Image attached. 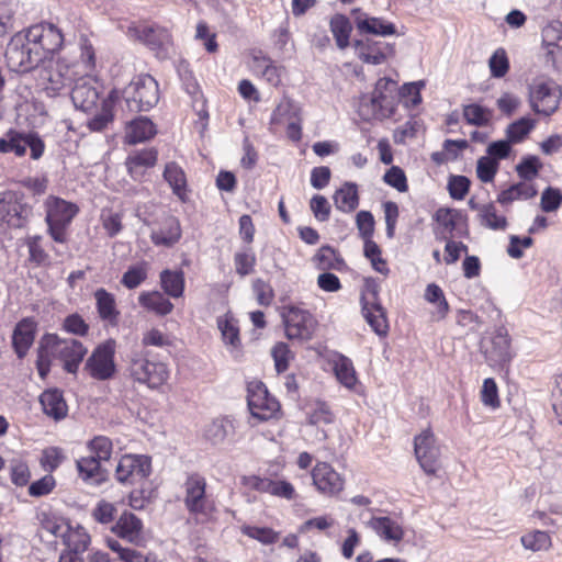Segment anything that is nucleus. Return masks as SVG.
Segmentation results:
<instances>
[{
	"label": "nucleus",
	"mask_w": 562,
	"mask_h": 562,
	"mask_svg": "<svg viewBox=\"0 0 562 562\" xmlns=\"http://www.w3.org/2000/svg\"><path fill=\"white\" fill-rule=\"evenodd\" d=\"M74 81L70 94L74 105L82 112L92 114V117L87 121V127L91 132H102L113 121L116 92L112 91L108 97L102 98V86L91 76H82Z\"/></svg>",
	"instance_id": "f257e3e1"
},
{
	"label": "nucleus",
	"mask_w": 562,
	"mask_h": 562,
	"mask_svg": "<svg viewBox=\"0 0 562 562\" xmlns=\"http://www.w3.org/2000/svg\"><path fill=\"white\" fill-rule=\"evenodd\" d=\"M125 372L133 382L158 390L169 379L168 366L162 361H153L148 352L133 349L125 359Z\"/></svg>",
	"instance_id": "f03ea898"
},
{
	"label": "nucleus",
	"mask_w": 562,
	"mask_h": 562,
	"mask_svg": "<svg viewBox=\"0 0 562 562\" xmlns=\"http://www.w3.org/2000/svg\"><path fill=\"white\" fill-rule=\"evenodd\" d=\"M74 67L75 65H70L61 58L50 56L36 67V83L47 97L60 95L75 80Z\"/></svg>",
	"instance_id": "7ed1b4c3"
},
{
	"label": "nucleus",
	"mask_w": 562,
	"mask_h": 562,
	"mask_svg": "<svg viewBox=\"0 0 562 562\" xmlns=\"http://www.w3.org/2000/svg\"><path fill=\"white\" fill-rule=\"evenodd\" d=\"M397 82L390 78H380L370 98L360 102V114L366 120H383L395 112L397 100Z\"/></svg>",
	"instance_id": "20e7f679"
},
{
	"label": "nucleus",
	"mask_w": 562,
	"mask_h": 562,
	"mask_svg": "<svg viewBox=\"0 0 562 562\" xmlns=\"http://www.w3.org/2000/svg\"><path fill=\"white\" fill-rule=\"evenodd\" d=\"M122 95L130 112L149 111L159 101L158 82L150 75H139L124 88Z\"/></svg>",
	"instance_id": "39448f33"
},
{
	"label": "nucleus",
	"mask_w": 562,
	"mask_h": 562,
	"mask_svg": "<svg viewBox=\"0 0 562 562\" xmlns=\"http://www.w3.org/2000/svg\"><path fill=\"white\" fill-rule=\"evenodd\" d=\"M4 57L9 69L20 74L35 70L42 61L25 32H18L11 37Z\"/></svg>",
	"instance_id": "423d86ee"
},
{
	"label": "nucleus",
	"mask_w": 562,
	"mask_h": 562,
	"mask_svg": "<svg viewBox=\"0 0 562 562\" xmlns=\"http://www.w3.org/2000/svg\"><path fill=\"white\" fill-rule=\"evenodd\" d=\"M46 217L50 237L64 244L67 241L66 229L78 213V206L57 196H48L45 201Z\"/></svg>",
	"instance_id": "0eeeda50"
},
{
	"label": "nucleus",
	"mask_w": 562,
	"mask_h": 562,
	"mask_svg": "<svg viewBox=\"0 0 562 562\" xmlns=\"http://www.w3.org/2000/svg\"><path fill=\"white\" fill-rule=\"evenodd\" d=\"M43 348L59 359L64 369L69 373H76L79 364L87 355L88 349L75 338H60L57 335H46L43 338Z\"/></svg>",
	"instance_id": "6e6552de"
},
{
	"label": "nucleus",
	"mask_w": 562,
	"mask_h": 562,
	"mask_svg": "<svg viewBox=\"0 0 562 562\" xmlns=\"http://www.w3.org/2000/svg\"><path fill=\"white\" fill-rule=\"evenodd\" d=\"M561 97V88L552 79L538 78L529 88V101L532 110L547 116L558 110Z\"/></svg>",
	"instance_id": "1a4fd4ad"
},
{
	"label": "nucleus",
	"mask_w": 562,
	"mask_h": 562,
	"mask_svg": "<svg viewBox=\"0 0 562 562\" xmlns=\"http://www.w3.org/2000/svg\"><path fill=\"white\" fill-rule=\"evenodd\" d=\"M116 342L114 339H108L98 345L85 364V371L98 381H106L114 376L116 372V364L114 355Z\"/></svg>",
	"instance_id": "9d476101"
},
{
	"label": "nucleus",
	"mask_w": 562,
	"mask_h": 562,
	"mask_svg": "<svg viewBox=\"0 0 562 562\" xmlns=\"http://www.w3.org/2000/svg\"><path fill=\"white\" fill-rule=\"evenodd\" d=\"M285 335L291 340L307 341L312 339L317 326L314 316L306 310L289 306L282 312Z\"/></svg>",
	"instance_id": "9b49d317"
},
{
	"label": "nucleus",
	"mask_w": 562,
	"mask_h": 562,
	"mask_svg": "<svg viewBox=\"0 0 562 562\" xmlns=\"http://www.w3.org/2000/svg\"><path fill=\"white\" fill-rule=\"evenodd\" d=\"M25 33L42 60L48 59L57 53L64 43V35L60 30L52 23L32 25Z\"/></svg>",
	"instance_id": "f8f14e48"
},
{
	"label": "nucleus",
	"mask_w": 562,
	"mask_h": 562,
	"mask_svg": "<svg viewBox=\"0 0 562 562\" xmlns=\"http://www.w3.org/2000/svg\"><path fill=\"white\" fill-rule=\"evenodd\" d=\"M414 452L417 462L426 474L435 475L441 468V450L429 428L415 437Z\"/></svg>",
	"instance_id": "ddd939ff"
},
{
	"label": "nucleus",
	"mask_w": 562,
	"mask_h": 562,
	"mask_svg": "<svg viewBox=\"0 0 562 562\" xmlns=\"http://www.w3.org/2000/svg\"><path fill=\"white\" fill-rule=\"evenodd\" d=\"M31 149V157L40 159L44 153V142L33 133H20L15 130L8 131L0 138V153H13L18 157H22L26 153V148Z\"/></svg>",
	"instance_id": "4468645a"
},
{
	"label": "nucleus",
	"mask_w": 562,
	"mask_h": 562,
	"mask_svg": "<svg viewBox=\"0 0 562 562\" xmlns=\"http://www.w3.org/2000/svg\"><path fill=\"white\" fill-rule=\"evenodd\" d=\"M151 471L150 458L143 454L123 456L115 469L116 480L122 484L135 485L145 480Z\"/></svg>",
	"instance_id": "2eb2a0df"
},
{
	"label": "nucleus",
	"mask_w": 562,
	"mask_h": 562,
	"mask_svg": "<svg viewBox=\"0 0 562 562\" xmlns=\"http://www.w3.org/2000/svg\"><path fill=\"white\" fill-rule=\"evenodd\" d=\"M206 481L198 474H191L184 482V505L187 509L196 516L207 518L211 513V505L205 496Z\"/></svg>",
	"instance_id": "dca6fc26"
},
{
	"label": "nucleus",
	"mask_w": 562,
	"mask_h": 562,
	"mask_svg": "<svg viewBox=\"0 0 562 562\" xmlns=\"http://www.w3.org/2000/svg\"><path fill=\"white\" fill-rule=\"evenodd\" d=\"M362 314L373 331L379 336L387 333V321L384 308L379 302L378 286L369 284L361 296Z\"/></svg>",
	"instance_id": "f3484780"
},
{
	"label": "nucleus",
	"mask_w": 562,
	"mask_h": 562,
	"mask_svg": "<svg viewBox=\"0 0 562 562\" xmlns=\"http://www.w3.org/2000/svg\"><path fill=\"white\" fill-rule=\"evenodd\" d=\"M32 213L30 205L21 202L19 193L4 191L0 193V221L11 227H22Z\"/></svg>",
	"instance_id": "a211bd4d"
},
{
	"label": "nucleus",
	"mask_w": 562,
	"mask_h": 562,
	"mask_svg": "<svg viewBox=\"0 0 562 562\" xmlns=\"http://www.w3.org/2000/svg\"><path fill=\"white\" fill-rule=\"evenodd\" d=\"M250 414L259 420H268L279 411L278 401L271 396L261 382L250 383L247 395Z\"/></svg>",
	"instance_id": "6ab92c4d"
},
{
	"label": "nucleus",
	"mask_w": 562,
	"mask_h": 562,
	"mask_svg": "<svg viewBox=\"0 0 562 562\" xmlns=\"http://www.w3.org/2000/svg\"><path fill=\"white\" fill-rule=\"evenodd\" d=\"M135 35L147 45L156 56L165 59L171 48V36L167 29L158 25H140L134 27Z\"/></svg>",
	"instance_id": "aec40b11"
},
{
	"label": "nucleus",
	"mask_w": 562,
	"mask_h": 562,
	"mask_svg": "<svg viewBox=\"0 0 562 562\" xmlns=\"http://www.w3.org/2000/svg\"><path fill=\"white\" fill-rule=\"evenodd\" d=\"M313 484L325 495H336L344 488V479L326 462L317 463L312 471Z\"/></svg>",
	"instance_id": "412c9836"
},
{
	"label": "nucleus",
	"mask_w": 562,
	"mask_h": 562,
	"mask_svg": "<svg viewBox=\"0 0 562 562\" xmlns=\"http://www.w3.org/2000/svg\"><path fill=\"white\" fill-rule=\"evenodd\" d=\"M484 355L490 366H503L510 361V339L504 328H498L491 338L490 346H484Z\"/></svg>",
	"instance_id": "4be33fe9"
},
{
	"label": "nucleus",
	"mask_w": 562,
	"mask_h": 562,
	"mask_svg": "<svg viewBox=\"0 0 562 562\" xmlns=\"http://www.w3.org/2000/svg\"><path fill=\"white\" fill-rule=\"evenodd\" d=\"M111 530L121 539L135 546H142L144 542L143 522L133 513L124 512L112 526Z\"/></svg>",
	"instance_id": "5701e85b"
},
{
	"label": "nucleus",
	"mask_w": 562,
	"mask_h": 562,
	"mask_svg": "<svg viewBox=\"0 0 562 562\" xmlns=\"http://www.w3.org/2000/svg\"><path fill=\"white\" fill-rule=\"evenodd\" d=\"M79 476L87 483L100 485L106 480V471L102 469L101 461L95 457H83L77 460Z\"/></svg>",
	"instance_id": "b1692460"
},
{
	"label": "nucleus",
	"mask_w": 562,
	"mask_h": 562,
	"mask_svg": "<svg viewBox=\"0 0 562 562\" xmlns=\"http://www.w3.org/2000/svg\"><path fill=\"white\" fill-rule=\"evenodd\" d=\"M181 237V227L179 221L173 216L165 218L162 226L154 229L150 234L151 241L157 246L170 247Z\"/></svg>",
	"instance_id": "393cba45"
},
{
	"label": "nucleus",
	"mask_w": 562,
	"mask_h": 562,
	"mask_svg": "<svg viewBox=\"0 0 562 562\" xmlns=\"http://www.w3.org/2000/svg\"><path fill=\"white\" fill-rule=\"evenodd\" d=\"M35 325L30 319L21 321L14 328L12 345L19 358H23L34 341Z\"/></svg>",
	"instance_id": "a878e982"
},
{
	"label": "nucleus",
	"mask_w": 562,
	"mask_h": 562,
	"mask_svg": "<svg viewBox=\"0 0 562 562\" xmlns=\"http://www.w3.org/2000/svg\"><path fill=\"white\" fill-rule=\"evenodd\" d=\"M357 29L361 33L373 35H393L396 33L395 25L380 18H371L364 13H358L355 18Z\"/></svg>",
	"instance_id": "bb28decb"
},
{
	"label": "nucleus",
	"mask_w": 562,
	"mask_h": 562,
	"mask_svg": "<svg viewBox=\"0 0 562 562\" xmlns=\"http://www.w3.org/2000/svg\"><path fill=\"white\" fill-rule=\"evenodd\" d=\"M40 402L47 416H50L56 420L66 417L68 407L60 391L46 390L42 393Z\"/></svg>",
	"instance_id": "cd10ccee"
},
{
	"label": "nucleus",
	"mask_w": 562,
	"mask_h": 562,
	"mask_svg": "<svg viewBox=\"0 0 562 562\" xmlns=\"http://www.w3.org/2000/svg\"><path fill=\"white\" fill-rule=\"evenodd\" d=\"M157 134L156 125L146 116L133 120L126 133L130 144H137L153 138Z\"/></svg>",
	"instance_id": "c85d7f7f"
},
{
	"label": "nucleus",
	"mask_w": 562,
	"mask_h": 562,
	"mask_svg": "<svg viewBox=\"0 0 562 562\" xmlns=\"http://www.w3.org/2000/svg\"><path fill=\"white\" fill-rule=\"evenodd\" d=\"M94 299L100 318L110 325H116L120 313L116 310L114 295L104 289H98L94 292Z\"/></svg>",
	"instance_id": "c756f323"
},
{
	"label": "nucleus",
	"mask_w": 562,
	"mask_h": 562,
	"mask_svg": "<svg viewBox=\"0 0 562 562\" xmlns=\"http://www.w3.org/2000/svg\"><path fill=\"white\" fill-rule=\"evenodd\" d=\"M370 527L384 540L398 542L404 538L403 528L390 517H374Z\"/></svg>",
	"instance_id": "7c9ffc66"
},
{
	"label": "nucleus",
	"mask_w": 562,
	"mask_h": 562,
	"mask_svg": "<svg viewBox=\"0 0 562 562\" xmlns=\"http://www.w3.org/2000/svg\"><path fill=\"white\" fill-rule=\"evenodd\" d=\"M536 194L537 189L533 184L521 181L503 190L497 196V202H499L502 205H508L514 201L529 200L536 196Z\"/></svg>",
	"instance_id": "2f4dec72"
},
{
	"label": "nucleus",
	"mask_w": 562,
	"mask_h": 562,
	"mask_svg": "<svg viewBox=\"0 0 562 562\" xmlns=\"http://www.w3.org/2000/svg\"><path fill=\"white\" fill-rule=\"evenodd\" d=\"M235 427L228 418H216L211 422L204 431L205 438L213 445L223 443L224 440L234 434Z\"/></svg>",
	"instance_id": "473e14b6"
},
{
	"label": "nucleus",
	"mask_w": 562,
	"mask_h": 562,
	"mask_svg": "<svg viewBox=\"0 0 562 562\" xmlns=\"http://www.w3.org/2000/svg\"><path fill=\"white\" fill-rule=\"evenodd\" d=\"M334 203L336 207L342 212H351L357 209L359 204L357 184L346 182L334 194Z\"/></svg>",
	"instance_id": "72a5a7b5"
},
{
	"label": "nucleus",
	"mask_w": 562,
	"mask_h": 562,
	"mask_svg": "<svg viewBox=\"0 0 562 562\" xmlns=\"http://www.w3.org/2000/svg\"><path fill=\"white\" fill-rule=\"evenodd\" d=\"M164 178L169 183L172 192L182 201L187 196V179L183 170L176 162H169L165 167Z\"/></svg>",
	"instance_id": "f704fd0d"
},
{
	"label": "nucleus",
	"mask_w": 562,
	"mask_h": 562,
	"mask_svg": "<svg viewBox=\"0 0 562 562\" xmlns=\"http://www.w3.org/2000/svg\"><path fill=\"white\" fill-rule=\"evenodd\" d=\"M139 304L159 315L171 313L173 304L158 291L143 292L138 296Z\"/></svg>",
	"instance_id": "c9c22d12"
},
{
	"label": "nucleus",
	"mask_w": 562,
	"mask_h": 562,
	"mask_svg": "<svg viewBox=\"0 0 562 562\" xmlns=\"http://www.w3.org/2000/svg\"><path fill=\"white\" fill-rule=\"evenodd\" d=\"M63 543L66 549L85 553L90 544V536L85 528L78 526L76 528L66 527L65 533L61 535Z\"/></svg>",
	"instance_id": "e433bc0d"
},
{
	"label": "nucleus",
	"mask_w": 562,
	"mask_h": 562,
	"mask_svg": "<svg viewBox=\"0 0 562 562\" xmlns=\"http://www.w3.org/2000/svg\"><path fill=\"white\" fill-rule=\"evenodd\" d=\"M160 285L166 294L173 299L181 297L184 291V274L182 271L164 270L160 273Z\"/></svg>",
	"instance_id": "4c0bfd02"
},
{
	"label": "nucleus",
	"mask_w": 562,
	"mask_h": 562,
	"mask_svg": "<svg viewBox=\"0 0 562 562\" xmlns=\"http://www.w3.org/2000/svg\"><path fill=\"white\" fill-rule=\"evenodd\" d=\"M314 262L319 270H341L344 259L329 246H323L314 256Z\"/></svg>",
	"instance_id": "58836bf2"
},
{
	"label": "nucleus",
	"mask_w": 562,
	"mask_h": 562,
	"mask_svg": "<svg viewBox=\"0 0 562 562\" xmlns=\"http://www.w3.org/2000/svg\"><path fill=\"white\" fill-rule=\"evenodd\" d=\"M477 216L481 225L490 229L504 231L507 227L506 217L497 214V211L492 203H486L480 206Z\"/></svg>",
	"instance_id": "ea45409f"
},
{
	"label": "nucleus",
	"mask_w": 562,
	"mask_h": 562,
	"mask_svg": "<svg viewBox=\"0 0 562 562\" xmlns=\"http://www.w3.org/2000/svg\"><path fill=\"white\" fill-rule=\"evenodd\" d=\"M334 371L339 382L346 387L351 389L356 385V371L352 361L349 358L339 356L338 359L335 360Z\"/></svg>",
	"instance_id": "a19ab883"
},
{
	"label": "nucleus",
	"mask_w": 562,
	"mask_h": 562,
	"mask_svg": "<svg viewBox=\"0 0 562 562\" xmlns=\"http://www.w3.org/2000/svg\"><path fill=\"white\" fill-rule=\"evenodd\" d=\"M330 30L336 40V44L340 49L349 45V36L352 30L349 20L340 14L335 15L330 20Z\"/></svg>",
	"instance_id": "79ce46f5"
},
{
	"label": "nucleus",
	"mask_w": 562,
	"mask_h": 562,
	"mask_svg": "<svg viewBox=\"0 0 562 562\" xmlns=\"http://www.w3.org/2000/svg\"><path fill=\"white\" fill-rule=\"evenodd\" d=\"M536 122L528 117H521L508 125L506 130L507 138L510 143L521 142L535 127Z\"/></svg>",
	"instance_id": "37998d69"
},
{
	"label": "nucleus",
	"mask_w": 562,
	"mask_h": 562,
	"mask_svg": "<svg viewBox=\"0 0 562 562\" xmlns=\"http://www.w3.org/2000/svg\"><path fill=\"white\" fill-rule=\"evenodd\" d=\"M522 547L530 551L547 550L551 546L550 536L546 531L536 530L520 538Z\"/></svg>",
	"instance_id": "c03bdc74"
},
{
	"label": "nucleus",
	"mask_w": 562,
	"mask_h": 562,
	"mask_svg": "<svg viewBox=\"0 0 562 562\" xmlns=\"http://www.w3.org/2000/svg\"><path fill=\"white\" fill-rule=\"evenodd\" d=\"M157 161V150L144 149L131 155L127 158L126 166L131 173L136 172L138 167H153Z\"/></svg>",
	"instance_id": "a18cd8bd"
},
{
	"label": "nucleus",
	"mask_w": 562,
	"mask_h": 562,
	"mask_svg": "<svg viewBox=\"0 0 562 562\" xmlns=\"http://www.w3.org/2000/svg\"><path fill=\"white\" fill-rule=\"evenodd\" d=\"M148 266L146 262H140L131 266L122 277V284L127 289H135L140 285L147 278Z\"/></svg>",
	"instance_id": "49530a36"
},
{
	"label": "nucleus",
	"mask_w": 562,
	"mask_h": 562,
	"mask_svg": "<svg viewBox=\"0 0 562 562\" xmlns=\"http://www.w3.org/2000/svg\"><path fill=\"white\" fill-rule=\"evenodd\" d=\"M463 116L471 125L484 126L491 120V112L479 104H469L463 108Z\"/></svg>",
	"instance_id": "de8ad7c7"
},
{
	"label": "nucleus",
	"mask_w": 562,
	"mask_h": 562,
	"mask_svg": "<svg viewBox=\"0 0 562 562\" xmlns=\"http://www.w3.org/2000/svg\"><path fill=\"white\" fill-rule=\"evenodd\" d=\"M541 167L538 157L528 156L516 166V171L525 182H529L538 176Z\"/></svg>",
	"instance_id": "09e8293b"
},
{
	"label": "nucleus",
	"mask_w": 562,
	"mask_h": 562,
	"mask_svg": "<svg viewBox=\"0 0 562 562\" xmlns=\"http://www.w3.org/2000/svg\"><path fill=\"white\" fill-rule=\"evenodd\" d=\"M488 67L494 78H503L509 69V61L505 49L498 48L490 57Z\"/></svg>",
	"instance_id": "8fccbe9b"
},
{
	"label": "nucleus",
	"mask_w": 562,
	"mask_h": 562,
	"mask_svg": "<svg viewBox=\"0 0 562 562\" xmlns=\"http://www.w3.org/2000/svg\"><path fill=\"white\" fill-rule=\"evenodd\" d=\"M425 299L432 304H438L439 318L446 317L449 311V304L445 299L442 290L435 283L428 284L425 292Z\"/></svg>",
	"instance_id": "3c124183"
},
{
	"label": "nucleus",
	"mask_w": 562,
	"mask_h": 562,
	"mask_svg": "<svg viewBox=\"0 0 562 562\" xmlns=\"http://www.w3.org/2000/svg\"><path fill=\"white\" fill-rule=\"evenodd\" d=\"M89 449L91 451V457H95L101 462L108 461L112 454V442L108 437L98 436L94 437L91 441H89Z\"/></svg>",
	"instance_id": "603ef678"
},
{
	"label": "nucleus",
	"mask_w": 562,
	"mask_h": 562,
	"mask_svg": "<svg viewBox=\"0 0 562 562\" xmlns=\"http://www.w3.org/2000/svg\"><path fill=\"white\" fill-rule=\"evenodd\" d=\"M498 170V161L484 156L477 160L476 164V176L482 182H492Z\"/></svg>",
	"instance_id": "864d4df0"
},
{
	"label": "nucleus",
	"mask_w": 562,
	"mask_h": 562,
	"mask_svg": "<svg viewBox=\"0 0 562 562\" xmlns=\"http://www.w3.org/2000/svg\"><path fill=\"white\" fill-rule=\"evenodd\" d=\"M65 456L60 448L48 447L43 450L41 456V465L45 471L53 472L64 461Z\"/></svg>",
	"instance_id": "5fc2aeb1"
},
{
	"label": "nucleus",
	"mask_w": 562,
	"mask_h": 562,
	"mask_svg": "<svg viewBox=\"0 0 562 562\" xmlns=\"http://www.w3.org/2000/svg\"><path fill=\"white\" fill-rule=\"evenodd\" d=\"M241 532L263 544L274 543L278 539V533L267 527L244 526Z\"/></svg>",
	"instance_id": "6e6d98bb"
},
{
	"label": "nucleus",
	"mask_w": 562,
	"mask_h": 562,
	"mask_svg": "<svg viewBox=\"0 0 562 562\" xmlns=\"http://www.w3.org/2000/svg\"><path fill=\"white\" fill-rule=\"evenodd\" d=\"M295 109L289 99H283L274 109L271 115V124H285L295 116Z\"/></svg>",
	"instance_id": "4d7b16f0"
},
{
	"label": "nucleus",
	"mask_w": 562,
	"mask_h": 562,
	"mask_svg": "<svg viewBox=\"0 0 562 562\" xmlns=\"http://www.w3.org/2000/svg\"><path fill=\"white\" fill-rule=\"evenodd\" d=\"M562 204V193L559 189L547 188L540 200V206L543 212H555Z\"/></svg>",
	"instance_id": "13d9d810"
},
{
	"label": "nucleus",
	"mask_w": 562,
	"mask_h": 562,
	"mask_svg": "<svg viewBox=\"0 0 562 562\" xmlns=\"http://www.w3.org/2000/svg\"><path fill=\"white\" fill-rule=\"evenodd\" d=\"M481 401L485 406L497 408L499 406V397L497 385L492 378H487L483 382L481 390Z\"/></svg>",
	"instance_id": "bf43d9fd"
},
{
	"label": "nucleus",
	"mask_w": 562,
	"mask_h": 562,
	"mask_svg": "<svg viewBox=\"0 0 562 562\" xmlns=\"http://www.w3.org/2000/svg\"><path fill=\"white\" fill-rule=\"evenodd\" d=\"M102 226L110 237L117 235L122 229V215L111 210H104L101 214Z\"/></svg>",
	"instance_id": "052dcab7"
},
{
	"label": "nucleus",
	"mask_w": 562,
	"mask_h": 562,
	"mask_svg": "<svg viewBox=\"0 0 562 562\" xmlns=\"http://www.w3.org/2000/svg\"><path fill=\"white\" fill-rule=\"evenodd\" d=\"M235 261V268L236 272L241 276H248L252 272L255 263H256V257L255 254L250 250L237 252L234 257Z\"/></svg>",
	"instance_id": "680f3d73"
},
{
	"label": "nucleus",
	"mask_w": 562,
	"mask_h": 562,
	"mask_svg": "<svg viewBox=\"0 0 562 562\" xmlns=\"http://www.w3.org/2000/svg\"><path fill=\"white\" fill-rule=\"evenodd\" d=\"M470 180L464 176H451L448 181L450 196L454 200H462L469 192Z\"/></svg>",
	"instance_id": "e2e57ef3"
},
{
	"label": "nucleus",
	"mask_w": 562,
	"mask_h": 562,
	"mask_svg": "<svg viewBox=\"0 0 562 562\" xmlns=\"http://www.w3.org/2000/svg\"><path fill=\"white\" fill-rule=\"evenodd\" d=\"M383 179L389 186L395 188L400 192H406L408 190L406 176L400 167H391L385 172Z\"/></svg>",
	"instance_id": "0e129e2a"
},
{
	"label": "nucleus",
	"mask_w": 562,
	"mask_h": 562,
	"mask_svg": "<svg viewBox=\"0 0 562 562\" xmlns=\"http://www.w3.org/2000/svg\"><path fill=\"white\" fill-rule=\"evenodd\" d=\"M217 326L222 333L223 340L226 344H229L233 347H237L239 345L238 328L233 323V321L228 318H220L217 321Z\"/></svg>",
	"instance_id": "69168bd1"
},
{
	"label": "nucleus",
	"mask_w": 562,
	"mask_h": 562,
	"mask_svg": "<svg viewBox=\"0 0 562 562\" xmlns=\"http://www.w3.org/2000/svg\"><path fill=\"white\" fill-rule=\"evenodd\" d=\"M56 485L53 475L46 474L42 479L33 482L29 487V494L34 497H40L49 494Z\"/></svg>",
	"instance_id": "338daca9"
},
{
	"label": "nucleus",
	"mask_w": 562,
	"mask_h": 562,
	"mask_svg": "<svg viewBox=\"0 0 562 562\" xmlns=\"http://www.w3.org/2000/svg\"><path fill=\"white\" fill-rule=\"evenodd\" d=\"M310 207L316 217L321 222H325L330 215V204L327 199L323 195L316 194L311 199Z\"/></svg>",
	"instance_id": "774afa93"
}]
</instances>
